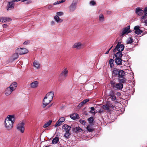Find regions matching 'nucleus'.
<instances>
[{
    "instance_id": "0e129e2a",
    "label": "nucleus",
    "mask_w": 147,
    "mask_h": 147,
    "mask_svg": "<svg viewBox=\"0 0 147 147\" xmlns=\"http://www.w3.org/2000/svg\"><path fill=\"white\" fill-rule=\"evenodd\" d=\"M114 107H115V106H113V105H112V108H114Z\"/></svg>"
},
{
    "instance_id": "c03bdc74",
    "label": "nucleus",
    "mask_w": 147,
    "mask_h": 147,
    "mask_svg": "<svg viewBox=\"0 0 147 147\" xmlns=\"http://www.w3.org/2000/svg\"><path fill=\"white\" fill-rule=\"evenodd\" d=\"M84 104L82 103V102H81L78 105V107L80 108L82 107Z\"/></svg>"
},
{
    "instance_id": "680f3d73",
    "label": "nucleus",
    "mask_w": 147,
    "mask_h": 147,
    "mask_svg": "<svg viewBox=\"0 0 147 147\" xmlns=\"http://www.w3.org/2000/svg\"><path fill=\"white\" fill-rule=\"evenodd\" d=\"M65 0H61V2L63 3L65 1Z\"/></svg>"
},
{
    "instance_id": "09e8293b",
    "label": "nucleus",
    "mask_w": 147,
    "mask_h": 147,
    "mask_svg": "<svg viewBox=\"0 0 147 147\" xmlns=\"http://www.w3.org/2000/svg\"><path fill=\"white\" fill-rule=\"evenodd\" d=\"M63 2H61V1H57V2H56L54 3V5H57V4H59L60 3H62Z\"/></svg>"
},
{
    "instance_id": "864d4df0",
    "label": "nucleus",
    "mask_w": 147,
    "mask_h": 147,
    "mask_svg": "<svg viewBox=\"0 0 147 147\" xmlns=\"http://www.w3.org/2000/svg\"><path fill=\"white\" fill-rule=\"evenodd\" d=\"M145 23V25L147 26V19L145 20L144 22H142Z\"/></svg>"
},
{
    "instance_id": "4c0bfd02",
    "label": "nucleus",
    "mask_w": 147,
    "mask_h": 147,
    "mask_svg": "<svg viewBox=\"0 0 147 147\" xmlns=\"http://www.w3.org/2000/svg\"><path fill=\"white\" fill-rule=\"evenodd\" d=\"M90 109H91V111H90V112L92 114H95L96 112H95V111H93L95 110L94 108L93 107H91L90 108Z\"/></svg>"
},
{
    "instance_id": "052dcab7",
    "label": "nucleus",
    "mask_w": 147,
    "mask_h": 147,
    "mask_svg": "<svg viewBox=\"0 0 147 147\" xmlns=\"http://www.w3.org/2000/svg\"><path fill=\"white\" fill-rule=\"evenodd\" d=\"M103 112V111H101V110H99V113H102V112Z\"/></svg>"
},
{
    "instance_id": "393cba45",
    "label": "nucleus",
    "mask_w": 147,
    "mask_h": 147,
    "mask_svg": "<svg viewBox=\"0 0 147 147\" xmlns=\"http://www.w3.org/2000/svg\"><path fill=\"white\" fill-rule=\"evenodd\" d=\"M118 75L119 76V77H123L125 75V73L123 70H121L120 71H119Z\"/></svg>"
},
{
    "instance_id": "13d9d810",
    "label": "nucleus",
    "mask_w": 147,
    "mask_h": 147,
    "mask_svg": "<svg viewBox=\"0 0 147 147\" xmlns=\"http://www.w3.org/2000/svg\"><path fill=\"white\" fill-rule=\"evenodd\" d=\"M107 13L108 14H110L111 13V12L110 11H108Z\"/></svg>"
},
{
    "instance_id": "a19ab883",
    "label": "nucleus",
    "mask_w": 147,
    "mask_h": 147,
    "mask_svg": "<svg viewBox=\"0 0 147 147\" xmlns=\"http://www.w3.org/2000/svg\"><path fill=\"white\" fill-rule=\"evenodd\" d=\"M80 123L83 125H85L86 124V122L85 120L82 119H80Z\"/></svg>"
},
{
    "instance_id": "c85d7f7f",
    "label": "nucleus",
    "mask_w": 147,
    "mask_h": 147,
    "mask_svg": "<svg viewBox=\"0 0 147 147\" xmlns=\"http://www.w3.org/2000/svg\"><path fill=\"white\" fill-rule=\"evenodd\" d=\"M104 17L103 15L102 14H100L99 16V21L101 22H102L104 20Z\"/></svg>"
},
{
    "instance_id": "e433bc0d",
    "label": "nucleus",
    "mask_w": 147,
    "mask_h": 147,
    "mask_svg": "<svg viewBox=\"0 0 147 147\" xmlns=\"http://www.w3.org/2000/svg\"><path fill=\"white\" fill-rule=\"evenodd\" d=\"M87 129L90 132H92L94 131V129L92 128L90 125H88L87 127Z\"/></svg>"
},
{
    "instance_id": "dca6fc26",
    "label": "nucleus",
    "mask_w": 147,
    "mask_h": 147,
    "mask_svg": "<svg viewBox=\"0 0 147 147\" xmlns=\"http://www.w3.org/2000/svg\"><path fill=\"white\" fill-rule=\"evenodd\" d=\"M144 13V10H142L141 9L139 8H137L136 9V14L139 15L141 16L142 13Z\"/></svg>"
},
{
    "instance_id": "f257e3e1",
    "label": "nucleus",
    "mask_w": 147,
    "mask_h": 147,
    "mask_svg": "<svg viewBox=\"0 0 147 147\" xmlns=\"http://www.w3.org/2000/svg\"><path fill=\"white\" fill-rule=\"evenodd\" d=\"M14 115H9L5 119L4 121V126L6 130H10L12 129L13 124L15 121Z\"/></svg>"
},
{
    "instance_id": "b1692460",
    "label": "nucleus",
    "mask_w": 147,
    "mask_h": 147,
    "mask_svg": "<svg viewBox=\"0 0 147 147\" xmlns=\"http://www.w3.org/2000/svg\"><path fill=\"white\" fill-rule=\"evenodd\" d=\"M115 60L117 65H120L121 64L122 60L121 58H115Z\"/></svg>"
},
{
    "instance_id": "de8ad7c7",
    "label": "nucleus",
    "mask_w": 147,
    "mask_h": 147,
    "mask_svg": "<svg viewBox=\"0 0 147 147\" xmlns=\"http://www.w3.org/2000/svg\"><path fill=\"white\" fill-rule=\"evenodd\" d=\"M140 27L139 26H136L134 27V29L135 30V31L137 30H138V29H140Z\"/></svg>"
},
{
    "instance_id": "49530a36",
    "label": "nucleus",
    "mask_w": 147,
    "mask_h": 147,
    "mask_svg": "<svg viewBox=\"0 0 147 147\" xmlns=\"http://www.w3.org/2000/svg\"><path fill=\"white\" fill-rule=\"evenodd\" d=\"M59 121L62 122H63L65 120V119L64 117H61L59 120Z\"/></svg>"
},
{
    "instance_id": "f3484780",
    "label": "nucleus",
    "mask_w": 147,
    "mask_h": 147,
    "mask_svg": "<svg viewBox=\"0 0 147 147\" xmlns=\"http://www.w3.org/2000/svg\"><path fill=\"white\" fill-rule=\"evenodd\" d=\"M17 86V83L16 82H14L12 83L9 87L14 91L16 89Z\"/></svg>"
},
{
    "instance_id": "79ce46f5",
    "label": "nucleus",
    "mask_w": 147,
    "mask_h": 147,
    "mask_svg": "<svg viewBox=\"0 0 147 147\" xmlns=\"http://www.w3.org/2000/svg\"><path fill=\"white\" fill-rule=\"evenodd\" d=\"M110 98L112 100H115L116 99V96L114 95H111L110 96Z\"/></svg>"
},
{
    "instance_id": "774afa93",
    "label": "nucleus",
    "mask_w": 147,
    "mask_h": 147,
    "mask_svg": "<svg viewBox=\"0 0 147 147\" xmlns=\"http://www.w3.org/2000/svg\"><path fill=\"white\" fill-rule=\"evenodd\" d=\"M113 47V46H112L111 47V48H112V47Z\"/></svg>"
},
{
    "instance_id": "5701e85b",
    "label": "nucleus",
    "mask_w": 147,
    "mask_h": 147,
    "mask_svg": "<svg viewBox=\"0 0 147 147\" xmlns=\"http://www.w3.org/2000/svg\"><path fill=\"white\" fill-rule=\"evenodd\" d=\"M118 80L119 82L121 83H124L125 82L127 81V79L123 77H119L118 78Z\"/></svg>"
},
{
    "instance_id": "338daca9",
    "label": "nucleus",
    "mask_w": 147,
    "mask_h": 147,
    "mask_svg": "<svg viewBox=\"0 0 147 147\" xmlns=\"http://www.w3.org/2000/svg\"><path fill=\"white\" fill-rule=\"evenodd\" d=\"M111 47L109 49V50L110 51V50L111 49Z\"/></svg>"
},
{
    "instance_id": "4d7b16f0",
    "label": "nucleus",
    "mask_w": 147,
    "mask_h": 147,
    "mask_svg": "<svg viewBox=\"0 0 147 147\" xmlns=\"http://www.w3.org/2000/svg\"><path fill=\"white\" fill-rule=\"evenodd\" d=\"M109 51L108 50L105 53V54H107L109 53Z\"/></svg>"
},
{
    "instance_id": "bb28decb",
    "label": "nucleus",
    "mask_w": 147,
    "mask_h": 147,
    "mask_svg": "<svg viewBox=\"0 0 147 147\" xmlns=\"http://www.w3.org/2000/svg\"><path fill=\"white\" fill-rule=\"evenodd\" d=\"M59 138L58 137H56L52 140V143L53 144H56L58 142Z\"/></svg>"
},
{
    "instance_id": "473e14b6",
    "label": "nucleus",
    "mask_w": 147,
    "mask_h": 147,
    "mask_svg": "<svg viewBox=\"0 0 147 147\" xmlns=\"http://www.w3.org/2000/svg\"><path fill=\"white\" fill-rule=\"evenodd\" d=\"M62 123L63 122H61V121L58 120L57 121L56 124H55V127H57L61 125L62 124Z\"/></svg>"
},
{
    "instance_id": "ddd939ff",
    "label": "nucleus",
    "mask_w": 147,
    "mask_h": 147,
    "mask_svg": "<svg viewBox=\"0 0 147 147\" xmlns=\"http://www.w3.org/2000/svg\"><path fill=\"white\" fill-rule=\"evenodd\" d=\"M113 87H115L117 89L121 90L123 87V85L122 84L118 83L116 84H112Z\"/></svg>"
},
{
    "instance_id": "39448f33",
    "label": "nucleus",
    "mask_w": 147,
    "mask_h": 147,
    "mask_svg": "<svg viewBox=\"0 0 147 147\" xmlns=\"http://www.w3.org/2000/svg\"><path fill=\"white\" fill-rule=\"evenodd\" d=\"M25 124L24 122L22 121L19 123L17 126V130L22 133H23L24 132L25 129L24 126Z\"/></svg>"
},
{
    "instance_id": "4be33fe9",
    "label": "nucleus",
    "mask_w": 147,
    "mask_h": 147,
    "mask_svg": "<svg viewBox=\"0 0 147 147\" xmlns=\"http://www.w3.org/2000/svg\"><path fill=\"white\" fill-rule=\"evenodd\" d=\"M119 71L116 68H114L112 70V72L113 75L114 76H117L118 75Z\"/></svg>"
},
{
    "instance_id": "2f4dec72",
    "label": "nucleus",
    "mask_w": 147,
    "mask_h": 147,
    "mask_svg": "<svg viewBox=\"0 0 147 147\" xmlns=\"http://www.w3.org/2000/svg\"><path fill=\"white\" fill-rule=\"evenodd\" d=\"M114 61L113 60V59H110L109 61V63L110 64V67L111 68H112L113 66V62Z\"/></svg>"
},
{
    "instance_id": "9d476101",
    "label": "nucleus",
    "mask_w": 147,
    "mask_h": 147,
    "mask_svg": "<svg viewBox=\"0 0 147 147\" xmlns=\"http://www.w3.org/2000/svg\"><path fill=\"white\" fill-rule=\"evenodd\" d=\"M39 84V82L37 81H33L30 83V87L32 89L36 88L38 87Z\"/></svg>"
},
{
    "instance_id": "3c124183",
    "label": "nucleus",
    "mask_w": 147,
    "mask_h": 147,
    "mask_svg": "<svg viewBox=\"0 0 147 147\" xmlns=\"http://www.w3.org/2000/svg\"><path fill=\"white\" fill-rule=\"evenodd\" d=\"M30 42L28 40H27V41H25L24 43H23V44L24 45H27L28 44H29Z\"/></svg>"
},
{
    "instance_id": "ea45409f",
    "label": "nucleus",
    "mask_w": 147,
    "mask_h": 147,
    "mask_svg": "<svg viewBox=\"0 0 147 147\" xmlns=\"http://www.w3.org/2000/svg\"><path fill=\"white\" fill-rule=\"evenodd\" d=\"M94 120V118L93 117H90L88 119V121L89 123H92Z\"/></svg>"
},
{
    "instance_id": "cd10ccee",
    "label": "nucleus",
    "mask_w": 147,
    "mask_h": 147,
    "mask_svg": "<svg viewBox=\"0 0 147 147\" xmlns=\"http://www.w3.org/2000/svg\"><path fill=\"white\" fill-rule=\"evenodd\" d=\"M70 117L72 119H75L78 118V116L76 113H74L71 115L70 116Z\"/></svg>"
},
{
    "instance_id": "5fc2aeb1",
    "label": "nucleus",
    "mask_w": 147,
    "mask_h": 147,
    "mask_svg": "<svg viewBox=\"0 0 147 147\" xmlns=\"http://www.w3.org/2000/svg\"><path fill=\"white\" fill-rule=\"evenodd\" d=\"M76 130L79 131H80V130H82V129L80 127H76Z\"/></svg>"
},
{
    "instance_id": "412c9836",
    "label": "nucleus",
    "mask_w": 147,
    "mask_h": 147,
    "mask_svg": "<svg viewBox=\"0 0 147 147\" xmlns=\"http://www.w3.org/2000/svg\"><path fill=\"white\" fill-rule=\"evenodd\" d=\"M18 54L17 53L14 54L11 57V59L12 61H13L17 59L19 57Z\"/></svg>"
},
{
    "instance_id": "bf43d9fd",
    "label": "nucleus",
    "mask_w": 147,
    "mask_h": 147,
    "mask_svg": "<svg viewBox=\"0 0 147 147\" xmlns=\"http://www.w3.org/2000/svg\"><path fill=\"white\" fill-rule=\"evenodd\" d=\"M20 0H13V1L14 2L15 1H20Z\"/></svg>"
},
{
    "instance_id": "603ef678",
    "label": "nucleus",
    "mask_w": 147,
    "mask_h": 147,
    "mask_svg": "<svg viewBox=\"0 0 147 147\" xmlns=\"http://www.w3.org/2000/svg\"><path fill=\"white\" fill-rule=\"evenodd\" d=\"M144 13H145V15H147V7L144 9Z\"/></svg>"
},
{
    "instance_id": "0eeeda50",
    "label": "nucleus",
    "mask_w": 147,
    "mask_h": 147,
    "mask_svg": "<svg viewBox=\"0 0 147 147\" xmlns=\"http://www.w3.org/2000/svg\"><path fill=\"white\" fill-rule=\"evenodd\" d=\"M130 26H128L123 28L120 34V36L123 37L125 34H127L128 33L131 32V30H130Z\"/></svg>"
},
{
    "instance_id": "6e6552de",
    "label": "nucleus",
    "mask_w": 147,
    "mask_h": 147,
    "mask_svg": "<svg viewBox=\"0 0 147 147\" xmlns=\"http://www.w3.org/2000/svg\"><path fill=\"white\" fill-rule=\"evenodd\" d=\"M83 47V44L80 42H78L74 43L72 46L73 49H82Z\"/></svg>"
},
{
    "instance_id": "7c9ffc66",
    "label": "nucleus",
    "mask_w": 147,
    "mask_h": 147,
    "mask_svg": "<svg viewBox=\"0 0 147 147\" xmlns=\"http://www.w3.org/2000/svg\"><path fill=\"white\" fill-rule=\"evenodd\" d=\"M133 42V40L131 37H130L127 40V44H131Z\"/></svg>"
},
{
    "instance_id": "72a5a7b5",
    "label": "nucleus",
    "mask_w": 147,
    "mask_h": 147,
    "mask_svg": "<svg viewBox=\"0 0 147 147\" xmlns=\"http://www.w3.org/2000/svg\"><path fill=\"white\" fill-rule=\"evenodd\" d=\"M147 16V15H145V13H144V15L142 17L141 21L142 22H144L145 20H146V18Z\"/></svg>"
},
{
    "instance_id": "9b49d317",
    "label": "nucleus",
    "mask_w": 147,
    "mask_h": 147,
    "mask_svg": "<svg viewBox=\"0 0 147 147\" xmlns=\"http://www.w3.org/2000/svg\"><path fill=\"white\" fill-rule=\"evenodd\" d=\"M11 19L9 18L3 17L0 18V21L3 23L7 22L11 20Z\"/></svg>"
},
{
    "instance_id": "e2e57ef3",
    "label": "nucleus",
    "mask_w": 147,
    "mask_h": 147,
    "mask_svg": "<svg viewBox=\"0 0 147 147\" xmlns=\"http://www.w3.org/2000/svg\"><path fill=\"white\" fill-rule=\"evenodd\" d=\"M117 95H120V93L118 92L117 94Z\"/></svg>"
},
{
    "instance_id": "69168bd1",
    "label": "nucleus",
    "mask_w": 147,
    "mask_h": 147,
    "mask_svg": "<svg viewBox=\"0 0 147 147\" xmlns=\"http://www.w3.org/2000/svg\"><path fill=\"white\" fill-rule=\"evenodd\" d=\"M52 7V6H49V8H50Z\"/></svg>"
},
{
    "instance_id": "c756f323",
    "label": "nucleus",
    "mask_w": 147,
    "mask_h": 147,
    "mask_svg": "<svg viewBox=\"0 0 147 147\" xmlns=\"http://www.w3.org/2000/svg\"><path fill=\"white\" fill-rule=\"evenodd\" d=\"M110 107V106H109L108 105H103L102 106L103 109L107 111H109V107Z\"/></svg>"
},
{
    "instance_id": "423d86ee",
    "label": "nucleus",
    "mask_w": 147,
    "mask_h": 147,
    "mask_svg": "<svg viewBox=\"0 0 147 147\" xmlns=\"http://www.w3.org/2000/svg\"><path fill=\"white\" fill-rule=\"evenodd\" d=\"M28 50L25 48H19L16 50V52L19 55H23L28 53Z\"/></svg>"
},
{
    "instance_id": "6e6d98bb",
    "label": "nucleus",
    "mask_w": 147,
    "mask_h": 147,
    "mask_svg": "<svg viewBox=\"0 0 147 147\" xmlns=\"http://www.w3.org/2000/svg\"><path fill=\"white\" fill-rule=\"evenodd\" d=\"M3 28H6L7 27V24H5L3 25Z\"/></svg>"
},
{
    "instance_id": "a878e982",
    "label": "nucleus",
    "mask_w": 147,
    "mask_h": 147,
    "mask_svg": "<svg viewBox=\"0 0 147 147\" xmlns=\"http://www.w3.org/2000/svg\"><path fill=\"white\" fill-rule=\"evenodd\" d=\"M52 122L51 120H49L48 122H46L43 125L44 128H46L49 127L51 124Z\"/></svg>"
},
{
    "instance_id": "58836bf2",
    "label": "nucleus",
    "mask_w": 147,
    "mask_h": 147,
    "mask_svg": "<svg viewBox=\"0 0 147 147\" xmlns=\"http://www.w3.org/2000/svg\"><path fill=\"white\" fill-rule=\"evenodd\" d=\"M142 31L140 29L135 30V33L137 34H139L142 33Z\"/></svg>"
},
{
    "instance_id": "c9c22d12",
    "label": "nucleus",
    "mask_w": 147,
    "mask_h": 147,
    "mask_svg": "<svg viewBox=\"0 0 147 147\" xmlns=\"http://www.w3.org/2000/svg\"><path fill=\"white\" fill-rule=\"evenodd\" d=\"M69 131H67L64 135V136L66 138H68L69 137L70 134Z\"/></svg>"
},
{
    "instance_id": "7ed1b4c3",
    "label": "nucleus",
    "mask_w": 147,
    "mask_h": 147,
    "mask_svg": "<svg viewBox=\"0 0 147 147\" xmlns=\"http://www.w3.org/2000/svg\"><path fill=\"white\" fill-rule=\"evenodd\" d=\"M77 3V2L76 0H74L73 1L71 4L68 7V11L69 12H73L76 10Z\"/></svg>"
},
{
    "instance_id": "a18cd8bd",
    "label": "nucleus",
    "mask_w": 147,
    "mask_h": 147,
    "mask_svg": "<svg viewBox=\"0 0 147 147\" xmlns=\"http://www.w3.org/2000/svg\"><path fill=\"white\" fill-rule=\"evenodd\" d=\"M89 99H87L85 100H83V101H82V103H83L84 104H85V103H86V102H88L89 101Z\"/></svg>"
},
{
    "instance_id": "37998d69",
    "label": "nucleus",
    "mask_w": 147,
    "mask_h": 147,
    "mask_svg": "<svg viewBox=\"0 0 147 147\" xmlns=\"http://www.w3.org/2000/svg\"><path fill=\"white\" fill-rule=\"evenodd\" d=\"M57 16H61L63 15V13L62 12H59L57 13Z\"/></svg>"
},
{
    "instance_id": "f704fd0d",
    "label": "nucleus",
    "mask_w": 147,
    "mask_h": 147,
    "mask_svg": "<svg viewBox=\"0 0 147 147\" xmlns=\"http://www.w3.org/2000/svg\"><path fill=\"white\" fill-rule=\"evenodd\" d=\"M96 4V2L94 0H92L89 3V4L90 6H93Z\"/></svg>"
},
{
    "instance_id": "a211bd4d",
    "label": "nucleus",
    "mask_w": 147,
    "mask_h": 147,
    "mask_svg": "<svg viewBox=\"0 0 147 147\" xmlns=\"http://www.w3.org/2000/svg\"><path fill=\"white\" fill-rule=\"evenodd\" d=\"M62 128L65 132L69 131L71 129V127L66 124H64L63 125Z\"/></svg>"
},
{
    "instance_id": "1a4fd4ad",
    "label": "nucleus",
    "mask_w": 147,
    "mask_h": 147,
    "mask_svg": "<svg viewBox=\"0 0 147 147\" xmlns=\"http://www.w3.org/2000/svg\"><path fill=\"white\" fill-rule=\"evenodd\" d=\"M68 73V71L67 69L66 68H65L63 70L62 72L59 75L60 77H62L64 79H65L67 76Z\"/></svg>"
},
{
    "instance_id": "2eb2a0df",
    "label": "nucleus",
    "mask_w": 147,
    "mask_h": 147,
    "mask_svg": "<svg viewBox=\"0 0 147 147\" xmlns=\"http://www.w3.org/2000/svg\"><path fill=\"white\" fill-rule=\"evenodd\" d=\"M13 91V90L12 89H11L9 87L6 89L5 91V93L6 96H8L11 94Z\"/></svg>"
},
{
    "instance_id": "4468645a",
    "label": "nucleus",
    "mask_w": 147,
    "mask_h": 147,
    "mask_svg": "<svg viewBox=\"0 0 147 147\" xmlns=\"http://www.w3.org/2000/svg\"><path fill=\"white\" fill-rule=\"evenodd\" d=\"M33 66L36 69H39L40 68V65L38 61L35 60L33 63Z\"/></svg>"
},
{
    "instance_id": "8fccbe9b",
    "label": "nucleus",
    "mask_w": 147,
    "mask_h": 147,
    "mask_svg": "<svg viewBox=\"0 0 147 147\" xmlns=\"http://www.w3.org/2000/svg\"><path fill=\"white\" fill-rule=\"evenodd\" d=\"M51 25L52 26H54L55 25V23L54 21H52L51 22Z\"/></svg>"
},
{
    "instance_id": "6ab92c4d",
    "label": "nucleus",
    "mask_w": 147,
    "mask_h": 147,
    "mask_svg": "<svg viewBox=\"0 0 147 147\" xmlns=\"http://www.w3.org/2000/svg\"><path fill=\"white\" fill-rule=\"evenodd\" d=\"M54 19L56 22L57 23H61L63 22V20L60 19L59 17L57 16H54Z\"/></svg>"
},
{
    "instance_id": "20e7f679",
    "label": "nucleus",
    "mask_w": 147,
    "mask_h": 147,
    "mask_svg": "<svg viewBox=\"0 0 147 147\" xmlns=\"http://www.w3.org/2000/svg\"><path fill=\"white\" fill-rule=\"evenodd\" d=\"M124 45L121 44V42H119L117 43L115 48L113 50V52L115 53L117 51L119 52H121L124 50Z\"/></svg>"
},
{
    "instance_id": "f8f14e48",
    "label": "nucleus",
    "mask_w": 147,
    "mask_h": 147,
    "mask_svg": "<svg viewBox=\"0 0 147 147\" xmlns=\"http://www.w3.org/2000/svg\"><path fill=\"white\" fill-rule=\"evenodd\" d=\"M14 6V4L13 1L9 2L7 6V10H11L13 9Z\"/></svg>"
},
{
    "instance_id": "aec40b11",
    "label": "nucleus",
    "mask_w": 147,
    "mask_h": 147,
    "mask_svg": "<svg viewBox=\"0 0 147 147\" xmlns=\"http://www.w3.org/2000/svg\"><path fill=\"white\" fill-rule=\"evenodd\" d=\"M122 55V53L121 52H118L113 56V58H121Z\"/></svg>"
},
{
    "instance_id": "f03ea898",
    "label": "nucleus",
    "mask_w": 147,
    "mask_h": 147,
    "mask_svg": "<svg viewBox=\"0 0 147 147\" xmlns=\"http://www.w3.org/2000/svg\"><path fill=\"white\" fill-rule=\"evenodd\" d=\"M54 96V93L51 92L48 93L44 98L42 103V107L45 108L51 101Z\"/></svg>"
}]
</instances>
